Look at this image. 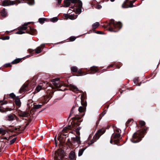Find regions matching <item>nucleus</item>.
Segmentation results:
<instances>
[{
  "instance_id": "obj_1",
  "label": "nucleus",
  "mask_w": 160,
  "mask_h": 160,
  "mask_svg": "<svg viewBox=\"0 0 160 160\" xmlns=\"http://www.w3.org/2000/svg\"><path fill=\"white\" fill-rule=\"evenodd\" d=\"M121 131L119 129L117 128L114 130V132L112 134L110 142L112 144V142L115 143L119 142V141L122 138L120 135Z\"/></svg>"
},
{
  "instance_id": "obj_2",
  "label": "nucleus",
  "mask_w": 160,
  "mask_h": 160,
  "mask_svg": "<svg viewBox=\"0 0 160 160\" xmlns=\"http://www.w3.org/2000/svg\"><path fill=\"white\" fill-rule=\"evenodd\" d=\"M110 24L111 25V27L109 28V30L111 31L116 32V31H113L112 28V25L114 28H118V30H119L122 27V24L120 22H115L114 20L112 19L111 20Z\"/></svg>"
},
{
  "instance_id": "obj_3",
  "label": "nucleus",
  "mask_w": 160,
  "mask_h": 160,
  "mask_svg": "<svg viewBox=\"0 0 160 160\" xmlns=\"http://www.w3.org/2000/svg\"><path fill=\"white\" fill-rule=\"evenodd\" d=\"M64 156V151L62 150L56 151L53 155L55 160H61Z\"/></svg>"
},
{
  "instance_id": "obj_4",
  "label": "nucleus",
  "mask_w": 160,
  "mask_h": 160,
  "mask_svg": "<svg viewBox=\"0 0 160 160\" xmlns=\"http://www.w3.org/2000/svg\"><path fill=\"white\" fill-rule=\"evenodd\" d=\"M105 132V130L104 129H102L99 130L97 132L93 137V138L94 140L92 141L91 144L93 143L95 141L98 140L102 135Z\"/></svg>"
},
{
  "instance_id": "obj_5",
  "label": "nucleus",
  "mask_w": 160,
  "mask_h": 160,
  "mask_svg": "<svg viewBox=\"0 0 160 160\" xmlns=\"http://www.w3.org/2000/svg\"><path fill=\"white\" fill-rule=\"evenodd\" d=\"M76 7V12L77 13L80 14L81 12V8L82 6V3L81 1L77 0V2L74 4Z\"/></svg>"
},
{
  "instance_id": "obj_6",
  "label": "nucleus",
  "mask_w": 160,
  "mask_h": 160,
  "mask_svg": "<svg viewBox=\"0 0 160 160\" xmlns=\"http://www.w3.org/2000/svg\"><path fill=\"white\" fill-rule=\"evenodd\" d=\"M59 80V78H56L51 80V82H52L53 84L56 88H60L63 85L62 82H58Z\"/></svg>"
},
{
  "instance_id": "obj_7",
  "label": "nucleus",
  "mask_w": 160,
  "mask_h": 160,
  "mask_svg": "<svg viewBox=\"0 0 160 160\" xmlns=\"http://www.w3.org/2000/svg\"><path fill=\"white\" fill-rule=\"evenodd\" d=\"M141 140V136L137 133H135L132 136V138L131 139L132 142L133 143L138 142Z\"/></svg>"
},
{
  "instance_id": "obj_8",
  "label": "nucleus",
  "mask_w": 160,
  "mask_h": 160,
  "mask_svg": "<svg viewBox=\"0 0 160 160\" xmlns=\"http://www.w3.org/2000/svg\"><path fill=\"white\" fill-rule=\"evenodd\" d=\"M2 4L4 6L11 5L16 4L15 1H11L10 0H5L3 1Z\"/></svg>"
},
{
  "instance_id": "obj_9",
  "label": "nucleus",
  "mask_w": 160,
  "mask_h": 160,
  "mask_svg": "<svg viewBox=\"0 0 160 160\" xmlns=\"http://www.w3.org/2000/svg\"><path fill=\"white\" fill-rule=\"evenodd\" d=\"M72 143L75 145L79 144L81 143L80 138L78 136L72 138Z\"/></svg>"
},
{
  "instance_id": "obj_10",
  "label": "nucleus",
  "mask_w": 160,
  "mask_h": 160,
  "mask_svg": "<svg viewBox=\"0 0 160 160\" xmlns=\"http://www.w3.org/2000/svg\"><path fill=\"white\" fill-rule=\"evenodd\" d=\"M77 1V0H64V7H68L69 6L71 2L75 4Z\"/></svg>"
},
{
  "instance_id": "obj_11",
  "label": "nucleus",
  "mask_w": 160,
  "mask_h": 160,
  "mask_svg": "<svg viewBox=\"0 0 160 160\" xmlns=\"http://www.w3.org/2000/svg\"><path fill=\"white\" fill-rule=\"evenodd\" d=\"M44 47V44H43L37 47L35 50V52L36 53L38 54L40 53L42 50V48H43Z\"/></svg>"
},
{
  "instance_id": "obj_12",
  "label": "nucleus",
  "mask_w": 160,
  "mask_h": 160,
  "mask_svg": "<svg viewBox=\"0 0 160 160\" xmlns=\"http://www.w3.org/2000/svg\"><path fill=\"white\" fill-rule=\"evenodd\" d=\"M20 116L22 117H27L29 115V113L26 112H21L19 113Z\"/></svg>"
},
{
  "instance_id": "obj_13",
  "label": "nucleus",
  "mask_w": 160,
  "mask_h": 160,
  "mask_svg": "<svg viewBox=\"0 0 160 160\" xmlns=\"http://www.w3.org/2000/svg\"><path fill=\"white\" fill-rule=\"evenodd\" d=\"M28 23H24L22 26L19 27L18 28V30H21L22 31L26 30L27 28V26Z\"/></svg>"
},
{
  "instance_id": "obj_14",
  "label": "nucleus",
  "mask_w": 160,
  "mask_h": 160,
  "mask_svg": "<svg viewBox=\"0 0 160 160\" xmlns=\"http://www.w3.org/2000/svg\"><path fill=\"white\" fill-rule=\"evenodd\" d=\"M7 102H3L2 101H0V111L2 112H4V110L2 109V108H4L2 107V106L4 104H7Z\"/></svg>"
},
{
  "instance_id": "obj_15",
  "label": "nucleus",
  "mask_w": 160,
  "mask_h": 160,
  "mask_svg": "<svg viewBox=\"0 0 160 160\" xmlns=\"http://www.w3.org/2000/svg\"><path fill=\"white\" fill-rule=\"evenodd\" d=\"M15 116L13 115L10 114L7 117V119L8 121H12L14 119Z\"/></svg>"
},
{
  "instance_id": "obj_16",
  "label": "nucleus",
  "mask_w": 160,
  "mask_h": 160,
  "mask_svg": "<svg viewBox=\"0 0 160 160\" xmlns=\"http://www.w3.org/2000/svg\"><path fill=\"white\" fill-rule=\"evenodd\" d=\"M15 104L18 107H19L21 106V102H20V100L19 99L16 98V99H15Z\"/></svg>"
},
{
  "instance_id": "obj_17",
  "label": "nucleus",
  "mask_w": 160,
  "mask_h": 160,
  "mask_svg": "<svg viewBox=\"0 0 160 160\" xmlns=\"http://www.w3.org/2000/svg\"><path fill=\"white\" fill-rule=\"evenodd\" d=\"M27 87V85H23L21 87L20 90L19 92L20 93H22L24 91H25L26 89V88Z\"/></svg>"
},
{
  "instance_id": "obj_18",
  "label": "nucleus",
  "mask_w": 160,
  "mask_h": 160,
  "mask_svg": "<svg viewBox=\"0 0 160 160\" xmlns=\"http://www.w3.org/2000/svg\"><path fill=\"white\" fill-rule=\"evenodd\" d=\"M69 157L71 159L73 160L75 157L74 152H71L69 154Z\"/></svg>"
},
{
  "instance_id": "obj_19",
  "label": "nucleus",
  "mask_w": 160,
  "mask_h": 160,
  "mask_svg": "<svg viewBox=\"0 0 160 160\" xmlns=\"http://www.w3.org/2000/svg\"><path fill=\"white\" fill-rule=\"evenodd\" d=\"M85 109L86 108L82 106H80L79 107L78 110L80 112L82 113L84 112L85 111Z\"/></svg>"
},
{
  "instance_id": "obj_20",
  "label": "nucleus",
  "mask_w": 160,
  "mask_h": 160,
  "mask_svg": "<svg viewBox=\"0 0 160 160\" xmlns=\"http://www.w3.org/2000/svg\"><path fill=\"white\" fill-rule=\"evenodd\" d=\"M99 25V23L98 22H96L92 25L93 29H95L97 28Z\"/></svg>"
},
{
  "instance_id": "obj_21",
  "label": "nucleus",
  "mask_w": 160,
  "mask_h": 160,
  "mask_svg": "<svg viewBox=\"0 0 160 160\" xmlns=\"http://www.w3.org/2000/svg\"><path fill=\"white\" fill-rule=\"evenodd\" d=\"M1 14L2 17H5L6 16L7 13L5 11V9H3L1 12Z\"/></svg>"
},
{
  "instance_id": "obj_22",
  "label": "nucleus",
  "mask_w": 160,
  "mask_h": 160,
  "mask_svg": "<svg viewBox=\"0 0 160 160\" xmlns=\"http://www.w3.org/2000/svg\"><path fill=\"white\" fill-rule=\"evenodd\" d=\"M129 6H124V5L123 4H122V7L123 8H129V7H130V8H132L133 7V5H132V3L130 1V3H129Z\"/></svg>"
},
{
  "instance_id": "obj_23",
  "label": "nucleus",
  "mask_w": 160,
  "mask_h": 160,
  "mask_svg": "<svg viewBox=\"0 0 160 160\" xmlns=\"http://www.w3.org/2000/svg\"><path fill=\"white\" fill-rule=\"evenodd\" d=\"M7 132L5 130L2 128H0V135H4Z\"/></svg>"
},
{
  "instance_id": "obj_24",
  "label": "nucleus",
  "mask_w": 160,
  "mask_h": 160,
  "mask_svg": "<svg viewBox=\"0 0 160 160\" xmlns=\"http://www.w3.org/2000/svg\"><path fill=\"white\" fill-rule=\"evenodd\" d=\"M85 149L84 148H82L80 149L78 152V156H81L83 154L84 151L85 150Z\"/></svg>"
},
{
  "instance_id": "obj_25",
  "label": "nucleus",
  "mask_w": 160,
  "mask_h": 160,
  "mask_svg": "<svg viewBox=\"0 0 160 160\" xmlns=\"http://www.w3.org/2000/svg\"><path fill=\"white\" fill-rule=\"evenodd\" d=\"M42 89V87L41 85H38L37 87L36 88V90L37 92H38L40 91Z\"/></svg>"
},
{
  "instance_id": "obj_26",
  "label": "nucleus",
  "mask_w": 160,
  "mask_h": 160,
  "mask_svg": "<svg viewBox=\"0 0 160 160\" xmlns=\"http://www.w3.org/2000/svg\"><path fill=\"white\" fill-rule=\"evenodd\" d=\"M21 59V58L16 59H15V60H14L12 62V63L13 64H15V63H18L20 61Z\"/></svg>"
},
{
  "instance_id": "obj_27",
  "label": "nucleus",
  "mask_w": 160,
  "mask_h": 160,
  "mask_svg": "<svg viewBox=\"0 0 160 160\" xmlns=\"http://www.w3.org/2000/svg\"><path fill=\"white\" fill-rule=\"evenodd\" d=\"M71 88L73 89L74 91H77L78 90V88L75 85H72L71 86Z\"/></svg>"
},
{
  "instance_id": "obj_28",
  "label": "nucleus",
  "mask_w": 160,
  "mask_h": 160,
  "mask_svg": "<svg viewBox=\"0 0 160 160\" xmlns=\"http://www.w3.org/2000/svg\"><path fill=\"white\" fill-rule=\"evenodd\" d=\"M91 70L92 71H94L96 72H97L98 70V68L97 67L93 66L91 68Z\"/></svg>"
},
{
  "instance_id": "obj_29",
  "label": "nucleus",
  "mask_w": 160,
  "mask_h": 160,
  "mask_svg": "<svg viewBox=\"0 0 160 160\" xmlns=\"http://www.w3.org/2000/svg\"><path fill=\"white\" fill-rule=\"evenodd\" d=\"M71 70L72 72H76L78 71V68L75 67H72L71 68Z\"/></svg>"
},
{
  "instance_id": "obj_30",
  "label": "nucleus",
  "mask_w": 160,
  "mask_h": 160,
  "mask_svg": "<svg viewBox=\"0 0 160 160\" xmlns=\"http://www.w3.org/2000/svg\"><path fill=\"white\" fill-rule=\"evenodd\" d=\"M81 104L82 106L83 107H84L86 108V107L87 106V103L86 101H82V100H81Z\"/></svg>"
},
{
  "instance_id": "obj_31",
  "label": "nucleus",
  "mask_w": 160,
  "mask_h": 160,
  "mask_svg": "<svg viewBox=\"0 0 160 160\" xmlns=\"http://www.w3.org/2000/svg\"><path fill=\"white\" fill-rule=\"evenodd\" d=\"M42 105L41 104L36 105H34L33 108L36 109H38L41 108Z\"/></svg>"
},
{
  "instance_id": "obj_32",
  "label": "nucleus",
  "mask_w": 160,
  "mask_h": 160,
  "mask_svg": "<svg viewBox=\"0 0 160 160\" xmlns=\"http://www.w3.org/2000/svg\"><path fill=\"white\" fill-rule=\"evenodd\" d=\"M58 20V18L56 17H54L53 18H51L50 19V21L53 22H54L57 21Z\"/></svg>"
},
{
  "instance_id": "obj_33",
  "label": "nucleus",
  "mask_w": 160,
  "mask_h": 160,
  "mask_svg": "<svg viewBox=\"0 0 160 160\" xmlns=\"http://www.w3.org/2000/svg\"><path fill=\"white\" fill-rule=\"evenodd\" d=\"M25 33V32L22 31V30H19V31L18 32H17L16 33L17 34H22L24 33Z\"/></svg>"
},
{
  "instance_id": "obj_34",
  "label": "nucleus",
  "mask_w": 160,
  "mask_h": 160,
  "mask_svg": "<svg viewBox=\"0 0 160 160\" xmlns=\"http://www.w3.org/2000/svg\"><path fill=\"white\" fill-rule=\"evenodd\" d=\"M45 18H40L39 19V22L41 23H43L45 21Z\"/></svg>"
},
{
  "instance_id": "obj_35",
  "label": "nucleus",
  "mask_w": 160,
  "mask_h": 160,
  "mask_svg": "<svg viewBox=\"0 0 160 160\" xmlns=\"http://www.w3.org/2000/svg\"><path fill=\"white\" fill-rule=\"evenodd\" d=\"M68 18L71 20H74L76 18V17H74V16L70 15L68 17Z\"/></svg>"
},
{
  "instance_id": "obj_36",
  "label": "nucleus",
  "mask_w": 160,
  "mask_h": 160,
  "mask_svg": "<svg viewBox=\"0 0 160 160\" xmlns=\"http://www.w3.org/2000/svg\"><path fill=\"white\" fill-rule=\"evenodd\" d=\"M139 124L141 126H143L145 125V123L143 121H139Z\"/></svg>"
},
{
  "instance_id": "obj_37",
  "label": "nucleus",
  "mask_w": 160,
  "mask_h": 160,
  "mask_svg": "<svg viewBox=\"0 0 160 160\" xmlns=\"http://www.w3.org/2000/svg\"><path fill=\"white\" fill-rule=\"evenodd\" d=\"M16 140V138H14L13 139H12L11 140L10 142V144H12L13 143H14L15 142Z\"/></svg>"
},
{
  "instance_id": "obj_38",
  "label": "nucleus",
  "mask_w": 160,
  "mask_h": 160,
  "mask_svg": "<svg viewBox=\"0 0 160 160\" xmlns=\"http://www.w3.org/2000/svg\"><path fill=\"white\" fill-rule=\"evenodd\" d=\"M76 39V38L74 37H71L70 38V40L71 41H73L75 40Z\"/></svg>"
},
{
  "instance_id": "obj_39",
  "label": "nucleus",
  "mask_w": 160,
  "mask_h": 160,
  "mask_svg": "<svg viewBox=\"0 0 160 160\" xmlns=\"http://www.w3.org/2000/svg\"><path fill=\"white\" fill-rule=\"evenodd\" d=\"M81 128L80 127H78L76 129V132L78 134L79 133V130Z\"/></svg>"
},
{
  "instance_id": "obj_40",
  "label": "nucleus",
  "mask_w": 160,
  "mask_h": 160,
  "mask_svg": "<svg viewBox=\"0 0 160 160\" xmlns=\"http://www.w3.org/2000/svg\"><path fill=\"white\" fill-rule=\"evenodd\" d=\"M9 39V37L7 36L5 37H4V38L3 39V40H8Z\"/></svg>"
},
{
  "instance_id": "obj_41",
  "label": "nucleus",
  "mask_w": 160,
  "mask_h": 160,
  "mask_svg": "<svg viewBox=\"0 0 160 160\" xmlns=\"http://www.w3.org/2000/svg\"><path fill=\"white\" fill-rule=\"evenodd\" d=\"M96 8L97 9H100L102 8V6L100 5H97L96 6Z\"/></svg>"
},
{
  "instance_id": "obj_42",
  "label": "nucleus",
  "mask_w": 160,
  "mask_h": 160,
  "mask_svg": "<svg viewBox=\"0 0 160 160\" xmlns=\"http://www.w3.org/2000/svg\"><path fill=\"white\" fill-rule=\"evenodd\" d=\"M83 116V115H80V116H79V117H77V116L76 115V118H77L78 119H80Z\"/></svg>"
},
{
  "instance_id": "obj_43",
  "label": "nucleus",
  "mask_w": 160,
  "mask_h": 160,
  "mask_svg": "<svg viewBox=\"0 0 160 160\" xmlns=\"http://www.w3.org/2000/svg\"><path fill=\"white\" fill-rule=\"evenodd\" d=\"M72 10H69L68 11V12L70 13V12H71V11H72L74 10V9L73 8H72Z\"/></svg>"
},
{
  "instance_id": "obj_44",
  "label": "nucleus",
  "mask_w": 160,
  "mask_h": 160,
  "mask_svg": "<svg viewBox=\"0 0 160 160\" xmlns=\"http://www.w3.org/2000/svg\"><path fill=\"white\" fill-rule=\"evenodd\" d=\"M136 1V0H133L132 1H130V2H131L132 3H133L134 2H135Z\"/></svg>"
},
{
  "instance_id": "obj_45",
  "label": "nucleus",
  "mask_w": 160,
  "mask_h": 160,
  "mask_svg": "<svg viewBox=\"0 0 160 160\" xmlns=\"http://www.w3.org/2000/svg\"><path fill=\"white\" fill-rule=\"evenodd\" d=\"M62 1V0H58V2L59 4H60Z\"/></svg>"
},
{
  "instance_id": "obj_46",
  "label": "nucleus",
  "mask_w": 160,
  "mask_h": 160,
  "mask_svg": "<svg viewBox=\"0 0 160 160\" xmlns=\"http://www.w3.org/2000/svg\"><path fill=\"white\" fill-rule=\"evenodd\" d=\"M102 32L101 31H97V33L98 34H102Z\"/></svg>"
},
{
  "instance_id": "obj_47",
  "label": "nucleus",
  "mask_w": 160,
  "mask_h": 160,
  "mask_svg": "<svg viewBox=\"0 0 160 160\" xmlns=\"http://www.w3.org/2000/svg\"><path fill=\"white\" fill-rule=\"evenodd\" d=\"M138 81V80L137 79H135L134 80V83H135V82H137Z\"/></svg>"
},
{
  "instance_id": "obj_48",
  "label": "nucleus",
  "mask_w": 160,
  "mask_h": 160,
  "mask_svg": "<svg viewBox=\"0 0 160 160\" xmlns=\"http://www.w3.org/2000/svg\"><path fill=\"white\" fill-rule=\"evenodd\" d=\"M71 128V126H69L67 128L68 129H70Z\"/></svg>"
},
{
  "instance_id": "obj_49",
  "label": "nucleus",
  "mask_w": 160,
  "mask_h": 160,
  "mask_svg": "<svg viewBox=\"0 0 160 160\" xmlns=\"http://www.w3.org/2000/svg\"><path fill=\"white\" fill-rule=\"evenodd\" d=\"M54 139H55V141L56 144H57V143H56V137H55V138H54Z\"/></svg>"
},
{
  "instance_id": "obj_50",
  "label": "nucleus",
  "mask_w": 160,
  "mask_h": 160,
  "mask_svg": "<svg viewBox=\"0 0 160 160\" xmlns=\"http://www.w3.org/2000/svg\"><path fill=\"white\" fill-rule=\"evenodd\" d=\"M139 133V132H138V133ZM142 133H141L140 134H138L139 135H141V138H142V136H141V134H142Z\"/></svg>"
},
{
  "instance_id": "obj_51",
  "label": "nucleus",
  "mask_w": 160,
  "mask_h": 160,
  "mask_svg": "<svg viewBox=\"0 0 160 160\" xmlns=\"http://www.w3.org/2000/svg\"><path fill=\"white\" fill-rule=\"evenodd\" d=\"M15 97V95H13V96H12V98H14Z\"/></svg>"
},
{
  "instance_id": "obj_52",
  "label": "nucleus",
  "mask_w": 160,
  "mask_h": 160,
  "mask_svg": "<svg viewBox=\"0 0 160 160\" xmlns=\"http://www.w3.org/2000/svg\"><path fill=\"white\" fill-rule=\"evenodd\" d=\"M110 0L112 2H113L115 1V0Z\"/></svg>"
},
{
  "instance_id": "obj_53",
  "label": "nucleus",
  "mask_w": 160,
  "mask_h": 160,
  "mask_svg": "<svg viewBox=\"0 0 160 160\" xmlns=\"http://www.w3.org/2000/svg\"><path fill=\"white\" fill-rule=\"evenodd\" d=\"M130 120H128V121H127V122L128 123V122H130Z\"/></svg>"
},
{
  "instance_id": "obj_54",
  "label": "nucleus",
  "mask_w": 160,
  "mask_h": 160,
  "mask_svg": "<svg viewBox=\"0 0 160 160\" xmlns=\"http://www.w3.org/2000/svg\"><path fill=\"white\" fill-rule=\"evenodd\" d=\"M73 108H72V110H71V112H72V109H73Z\"/></svg>"
},
{
  "instance_id": "obj_55",
  "label": "nucleus",
  "mask_w": 160,
  "mask_h": 160,
  "mask_svg": "<svg viewBox=\"0 0 160 160\" xmlns=\"http://www.w3.org/2000/svg\"><path fill=\"white\" fill-rule=\"evenodd\" d=\"M65 128H64V129H63V130H65Z\"/></svg>"
},
{
  "instance_id": "obj_56",
  "label": "nucleus",
  "mask_w": 160,
  "mask_h": 160,
  "mask_svg": "<svg viewBox=\"0 0 160 160\" xmlns=\"http://www.w3.org/2000/svg\"><path fill=\"white\" fill-rule=\"evenodd\" d=\"M140 84H139L138 85V86H140Z\"/></svg>"
}]
</instances>
